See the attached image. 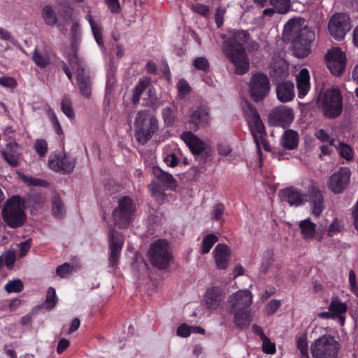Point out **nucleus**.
Here are the masks:
<instances>
[{
	"label": "nucleus",
	"mask_w": 358,
	"mask_h": 358,
	"mask_svg": "<svg viewBox=\"0 0 358 358\" xmlns=\"http://www.w3.org/2000/svg\"><path fill=\"white\" fill-rule=\"evenodd\" d=\"M152 173L157 180V182L166 189H173L176 187V180L173 176L169 173L164 171L159 166L152 168Z\"/></svg>",
	"instance_id": "29"
},
{
	"label": "nucleus",
	"mask_w": 358,
	"mask_h": 358,
	"mask_svg": "<svg viewBox=\"0 0 358 358\" xmlns=\"http://www.w3.org/2000/svg\"><path fill=\"white\" fill-rule=\"evenodd\" d=\"M317 104L325 117L332 119L338 117L343 110V97L340 90L331 87L322 91L317 98Z\"/></svg>",
	"instance_id": "4"
},
{
	"label": "nucleus",
	"mask_w": 358,
	"mask_h": 358,
	"mask_svg": "<svg viewBox=\"0 0 358 358\" xmlns=\"http://www.w3.org/2000/svg\"><path fill=\"white\" fill-rule=\"evenodd\" d=\"M190 120L197 128L206 127L210 121L209 109L203 106L199 107L192 113Z\"/></svg>",
	"instance_id": "27"
},
{
	"label": "nucleus",
	"mask_w": 358,
	"mask_h": 358,
	"mask_svg": "<svg viewBox=\"0 0 358 358\" xmlns=\"http://www.w3.org/2000/svg\"><path fill=\"white\" fill-rule=\"evenodd\" d=\"M23 283L20 279H14L8 281L4 286L5 290L10 293H19L23 289Z\"/></svg>",
	"instance_id": "41"
},
{
	"label": "nucleus",
	"mask_w": 358,
	"mask_h": 358,
	"mask_svg": "<svg viewBox=\"0 0 358 358\" xmlns=\"http://www.w3.org/2000/svg\"><path fill=\"white\" fill-rule=\"evenodd\" d=\"M0 85L13 90L17 86V83L16 80L12 77L3 76L0 78Z\"/></svg>",
	"instance_id": "51"
},
{
	"label": "nucleus",
	"mask_w": 358,
	"mask_h": 358,
	"mask_svg": "<svg viewBox=\"0 0 358 358\" xmlns=\"http://www.w3.org/2000/svg\"><path fill=\"white\" fill-rule=\"evenodd\" d=\"M32 59L36 66L45 68L50 63L51 51L49 50H38L36 48L33 52Z\"/></svg>",
	"instance_id": "31"
},
{
	"label": "nucleus",
	"mask_w": 358,
	"mask_h": 358,
	"mask_svg": "<svg viewBox=\"0 0 358 358\" xmlns=\"http://www.w3.org/2000/svg\"><path fill=\"white\" fill-rule=\"evenodd\" d=\"M176 333L178 336L187 337L191 334V327L185 323H182L177 329Z\"/></svg>",
	"instance_id": "60"
},
{
	"label": "nucleus",
	"mask_w": 358,
	"mask_h": 358,
	"mask_svg": "<svg viewBox=\"0 0 358 358\" xmlns=\"http://www.w3.org/2000/svg\"><path fill=\"white\" fill-rule=\"evenodd\" d=\"M149 85L147 80H139L134 89L132 102L136 104L138 103L141 96Z\"/></svg>",
	"instance_id": "39"
},
{
	"label": "nucleus",
	"mask_w": 358,
	"mask_h": 358,
	"mask_svg": "<svg viewBox=\"0 0 358 358\" xmlns=\"http://www.w3.org/2000/svg\"><path fill=\"white\" fill-rule=\"evenodd\" d=\"M0 38L5 41H9L13 44H15L16 40L12 36L11 34L6 29L0 27Z\"/></svg>",
	"instance_id": "64"
},
{
	"label": "nucleus",
	"mask_w": 358,
	"mask_h": 358,
	"mask_svg": "<svg viewBox=\"0 0 358 358\" xmlns=\"http://www.w3.org/2000/svg\"><path fill=\"white\" fill-rule=\"evenodd\" d=\"M34 149L40 157H44L47 154L48 150L47 141L43 138L36 139L34 143Z\"/></svg>",
	"instance_id": "45"
},
{
	"label": "nucleus",
	"mask_w": 358,
	"mask_h": 358,
	"mask_svg": "<svg viewBox=\"0 0 358 358\" xmlns=\"http://www.w3.org/2000/svg\"><path fill=\"white\" fill-rule=\"evenodd\" d=\"M178 96L184 99L191 91V87L187 82L183 79L178 81L177 84Z\"/></svg>",
	"instance_id": "47"
},
{
	"label": "nucleus",
	"mask_w": 358,
	"mask_h": 358,
	"mask_svg": "<svg viewBox=\"0 0 358 358\" xmlns=\"http://www.w3.org/2000/svg\"><path fill=\"white\" fill-rule=\"evenodd\" d=\"M262 340V350L266 354L273 355L275 352V344L270 341V339L266 336Z\"/></svg>",
	"instance_id": "50"
},
{
	"label": "nucleus",
	"mask_w": 358,
	"mask_h": 358,
	"mask_svg": "<svg viewBox=\"0 0 358 358\" xmlns=\"http://www.w3.org/2000/svg\"><path fill=\"white\" fill-rule=\"evenodd\" d=\"M180 138L193 154L199 155L204 150L203 142L191 131L182 132Z\"/></svg>",
	"instance_id": "25"
},
{
	"label": "nucleus",
	"mask_w": 358,
	"mask_h": 358,
	"mask_svg": "<svg viewBox=\"0 0 358 358\" xmlns=\"http://www.w3.org/2000/svg\"><path fill=\"white\" fill-rule=\"evenodd\" d=\"M270 84L268 77L261 73L254 74L250 83V94L255 102L262 100L269 92Z\"/></svg>",
	"instance_id": "10"
},
{
	"label": "nucleus",
	"mask_w": 358,
	"mask_h": 358,
	"mask_svg": "<svg viewBox=\"0 0 358 358\" xmlns=\"http://www.w3.org/2000/svg\"><path fill=\"white\" fill-rule=\"evenodd\" d=\"M328 309L332 311L334 317L338 319L339 324L343 326L345 323V314L348 310L347 303L335 296L331 299Z\"/></svg>",
	"instance_id": "26"
},
{
	"label": "nucleus",
	"mask_w": 358,
	"mask_h": 358,
	"mask_svg": "<svg viewBox=\"0 0 358 358\" xmlns=\"http://www.w3.org/2000/svg\"><path fill=\"white\" fill-rule=\"evenodd\" d=\"M252 303V293L248 289L236 292L229 296V305L231 312H239L249 308Z\"/></svg>",
	"instance_id": "14"
},
{
	"label": "nucleus",
	"mask_w": 358,
	"mask_h": 358,
	"mask_svg": "<svg viewBox=\"0 0 358 358\" xmlns=\"http://www.w3.org/2000/svg\"><path fill=\"white\" fill-rule=\"evenodd\" d=\"M1 155L5 161L11 166L16 167L19 165L20 152L16 143H8L6 149L1 151Z\"/></svg>",
	"instance_id": "23"
},
{
	"label": "nucleus",
	"mask_w": 358,
	"mask_h": 358,
	"mask_svg": "<svg viewBox=\"0 0 358 358\" xmlns=\"http://www.w3.org/2000/svg\"><path fill=\"white\" fill-rule=\"evenodd\" d=\"M52 212L56 218H62L66 213L65 206L57 194L52 198Z\"/></svg>",
	"instance_id": "37"
},
{
	"label": "nucleus",
	"mask_w": 358,
	"mask_h": 358,
	"mask_svg": "<svg viewBox=\"0 0 358 358\" xmlns=\"http://www.w3.org/2000/svg\"><path fill=\"white\" fill-rule=\"evenodd\" d=\"M218 241V237L214 234H209L204 236L201 242V250L202 255L208 253L213 245Z\"/></svg>",
	"instance_id": "38"
},
{
	"label": "nucleus",
	"mask_w": 358,
	"mask_h": 358,
	"mask_svg": "<svg viewBox=\"0 0 358 358\" xmlns=\"http://www.w3.org/2000/svg\"><path fill=\"white\" fill-rule=\"evenodd\" d=\"M349 287L351 292L357 296L358 294V286L357 285L356 274L352 270H350L349 272Z\"/></svg>",
	"instance_id": "57"
},
{
	"label": "nucleus",
	"mask_w": 358,
	"mask_h": 358,
	"mask_svg": "<svg viewBox=\"0 0 358 358\" xmlns=\"http://www.w3.org/2000/svg\"><path fill=\"white\" fill-rule=\"evenodd\" d=\"M110 256L109 264L110 266H116L118 264L120 252L124 245L123 237L113 228L109 231Z\"/></svg>",
	"instance_id": "17"
},
{
	"label": "nucleus",
	"mask_w": 358,
	"mask_h": 358,
	"mask_svg": "<svg viewBox=\"0 0 358 358\" xmlns=\"http://www.w3.org/2000/svg\"><path fill=\"white\" fill-rule=\"evenodd\" d=\"M47 113L50 117L51 123L53 125L55 132L57 134H61L62 133V129L55 112L51 108H49L47 110Z\"/></svg>",
	"instance_id": "53"
},
{
	"label": "nucleus",
	"mask_w": 358,
	"mask_h": 358,
	"mask_svg": "<svg viewBox=\"0 0 358 358\" xmlns=\"http://www.w3.org/2000/svg\"><path fill=\"white\" fill-rule=\"evenodd\" d=\"M294 120L293 111L285 106L273 109L268 115V122L274 126L286 127Z\"/></svg>",
	"instance_id": "15"
},
{
	"label": "nucleus",
	"mask_w": 358,
	"mask_h": 358,
	"mask_svg": "<svg viewBox=\"0 0 358 358\" xmlns=\"http://www.w3.org/2000/svg\"><path fill=\"white\" fill-rule=\"evenodd\" d=\"M271 4L278 13H286L289 8V0H270Z\"/></svg>",
	"instance_id": "44"
},
{
	"label": "nucleus",
	"mask_w": 358,
	"mask_h": 358,
	"mask_svg": "<svg viewBox=\"0 0 358 358\" xmlns=\"http://www.w3.org/2000/svg\"><path fill=\"white\" fill-rule=\"evenodd\" d=\"M159 129L157 118L147 110L138 111L134 121V134L137 141L144 145Z\"/></svg>",
	"instance_id": "3"
},
{
	"label": "nucleus",
	"mask_w": 358,
	"mask_h": 358,
	"mask_svg": "<svg viewBox=\"0 0 358 358\" xmlns=\"http://www.w3.org/2000/svg\"><path fill=\"white\" fill-rule=\"evenodd\" d=\"M85 18L90 24L96 42L101 49H103L104 45L102 38L101 28L96 23V22L93 19L92 15L90 13H88L86 15Z\"/></svg>",
	"instance_id": "36"
},
{
	"label": "nucleus",
	"mask_w": 358,
	"mask_h": 358,
	"mask_svg": "<svg viewBox=\"0 0 358 358\" xmlns=\"http://www.w3.org/2000/svg\"><path fill=\"white\" fill-rule=\"evenodd\" d=\"M224 206L222 203L216 204L211 212V217L213 220H220L223 215Z\"/></svg>",
	"instance_id": "56"
},
{
	"label": "nucleus",
	"mask_w": 358,
	"mask_h": 358,
	"mask_svg": "<svg viewBox=\"0 0 358 358\" xmlns=\"http://www.w3.org/2000/svg\"><path fill=\"white\" fill-rule=\"evenodd\" d=\"M71 272V266L64 263L57 268L56 273L61 278H65Z\"/></svg>",
	"instance_id": "61"
},
{
	"label": "nucleus",
	"mask_w": 358,
	"mask_h": 358,
	"mask_svg": "<svg viewBox=\"0 0 358 358\" xmlns=\"http://www.w3.org/2000/svg\"><path fill=\"white\" fill-rule=\"evenodd\" d=\"M338 150L339 154L346 160L350 161L353 158V150L348 145L340 143Z\"/></svg>",
	"instance_id": "48"
},
{
	"label": "nucleus",
	"mask_w": 358,
	"mask_h": 358,
	"mask_svg": "<svg viewBox=\"0 0 358 358\" xmlns=\"http://www.w3.org/2000/svg\"><path fill=\"white\" fill-rule=\"evenodd\" d=\"M75 165V159L67 155L62 157L60 155H55L53 157H50L48 160V166L51 170L62 173L72 172Z\"/></svg>",
	"instance_id": "16"
},
{
	"label": "nucleus",
	"mask_w": 358,
	"mask_h": 358,
	"mask_svg": "<svg viewBox=\"0 0 358 358\" xmlns=\"http://www.w3.org/2000/svg\"><path fill=\"white\" fill-rule=\"evenodd\" d=\"M299 227L303 238L306 241H312L316 232V224L310 221V218L301 220L299 222Z\"/></svg>",
	"instance_id": "32"
},
{
	"label": "nucleus",
	"mask_w": 358,
	"mask_h": 358,
	"mask_svg": "<svg viewBox=\"0 0 358 358\" xmlns=\"http://www.w3.org/2000/svg\"><path fill=\"white\" fill-rule=\"evenodd\" d=\"M351 171L348 167H341L329 178L328 188L335 194L342 193L349 185Z\"/></svg>",
	"instance_id": "13"
},
{
	"label": "nucleus",
	"mask_w": 358,
	"mask_h": 358,
	"mask_svg": "<svg viewBox=\"0 0 358 358\" xmlns=\"http://www.w3.org/2000/svg\"><path fill=\"white\" fill-rule=\"evenodd\" d=\"M135 205L129 196H123L119 200L118 206L113 210L114 223L120 228H127L133 222Z\"/></svg>",
	"instance_id": "9"
},
{
	"label": "nucleus",
	"mask_w": 358,
	"mask_h": 358,
	"mask_svg": "<svg viewBox=\"0 0 358 358\" xmlns=\"http://www.w3.org/2000/svg\"><path fill=\"white\" fill-rule=\"evenodd\" d=\"M276 94L278 99L282 103L292 101L294 97V86L293 83L285 81L278 83Z\"/></svg>",
	"instance_id": "24"
},
{
	"label": "nucleus",
	"mask_w": 358,
	"mask_h": 358,
	"mask_svg": "<svg viewBox=\"0 0 358 358\" xmlns=\"http://www.w3.org/2000/svg\"><path fill=\"white\" fill-rule=\"evenodd\" d=\"M42 17L48 26L53 27L56 24H57L58 27L61 26L60 24H57V15L53 8L50 5L43 7L42 10Z\"/></svg>",
	"instance_id": "35"
},
{
	"label": "nucleus",
	"mask_w": 358,
	"mask_h": 358,
	"mask_svg": "<svg viewBox=\"0 0 358 358\" xmlns=\"http://www.w3.org/2000/svg\"><path fill=\"white\" fill-rule=\"evenodd\" d=\"M61 110L65 115L71 119L74 117V112L72 108L71 101L67 96H64L61 101Z\"/></svg>",
	"instance_id": "43"
},
{
	"label": "nucleus",
	"mask_w": 358,
	"mask_h": 358,
	"mask_svg": "<svg viewBox=\"0 0 358 358\" xmlns=\"http://www.w3.org/2000/svg\"><path fill=\"white\" fill-rule=\"evenodd\" d=\"M192 10L202 16H206L209 13V7L207 5L196 3L192 6Z\"/></svg>",
	"instance_id": "58"
},
{
	"label": "nucleus",
	"mask_w": 358,
	"mask_h": 358,
	"mask_svg": "<svg viewBox=\"0 0 358 358\" xmlns=\"http://www.w3.org/2000/svg\"><path fill=\"white\" fill-rule=\"evenodd\" d=\"M109 10L114 13H118L121 10L119 0H105Z\"/></svg>",
	"instance_id": "62"
},
{
	"label": "nucleus",
	"mask_w": 358,
	"mask_h": 358,
	"mask_svg": "<svg viewBox=\"0 0 358 358\" xmlns=\"http://www.w3.org/2000/svg\"><path fill=\"white\" fill-rule=\"evenodd\" d=\"M2 217L5 223L11 228H17L24 224L26 216L19 196H13L6 201Z\"/></svg>",
	"instance_id": "5"
},
{
	"label": "nucleus",
	"mask_w": 358,
	"mask_h": 358,
	"mask_svg": "<svg viewBox=\"0 0 358 358\" xmlns=\"http://www.w3.org/2000/svg\"><path fill=\"white\" fill-rule=\"evenodd\" d=\"M280 195L282 200L290 206H299L308 201V192L304 193L294 186L282 189Z\"/></svg>",
	"instance_id": "18"
},
{
	"label": "nucleus",
	"mask_w": 358,
	"mask_h": 358,
	"mask_svg": "<svg viewBox=\"0 0 358 358\" xmlns=\"http://www.w3.org/2000/svg\"><path fill=\"white\" fill-rule=\"evenodd\" d=\"M178 110L175 106L164 107L162 110V117L166 127H171L177 119Z\"/></svg>",
	"instance_id": "34"
},
{
	"label": "nucleus",
	"mask_w": 358,
	"mask_h": 358,
	"mask_svg": "<svg viewBox=\"0 0 358 358\" xmlns=\"http://www.w3.org/2000/svg\"><path fill=\"white\" fill-rule=\"evenodd\" d=\"M285 31L292 40L294 55L299 58L306 57L310 52V45L315 40V33L306 26L301 27L295 20H289Z\"/></svg>",
	"instance_id": "2"
},
{
	"label": "nucleus",
	"mask_w": 358,
	"mask_h": 358,
	"mask_svg": "<svg viewBox=\"0 0 358 358\" xmlns=\"http://www.w3.org/2000/svg\"><path fill=\"white\" fill-rule=\"evenodd\" d=\"M216 267L218 269H226L229 265L231 251L225 244H217L213 251Z\"/></svg>",
	"instance_id": "21"
},
{
	"label": "nucleus",
	"mask_w": 358,
	"mask_h": 358,
	"mask_svg": "<svg viewBox=\"0 0 358 358\" xmlns=\"http://www.w3.org/2000/svg\"><path fill=\"white\" fill-rule=\"evenodd\" d=\"M288 75V68L285 64L280 66H275L273 69L272 73L271 74L273 80L276 83L285 79Z\"/></svg>",
	"instance_id": "40"
},
{
	"label": "nucleus",
	"mask_w": 358,
	"mask_h": 358,
	"mask_svg": "<svg viewBox=\"0 0 358 358\" xmlns=\"http://www.w3.org/2000/svg\"><path fill=\"white\" fill-rule=\"evenodd\" d=\"M67 59L71 67L77 74V85L80 94L83 97L89 99L92 94V83L89 73L85 71L83 62L78 58L74 49L72 52L68 54Z\"/></svg>",
	"instance_id": "6"
},
{
	"label": "nucleus",
	"mask_w": 358,
	"mask_h": 358,
	"mask_svg": "<svg viewBox=\"0 0 358 358\" xmlns=\"http://www.w3.org/2000/svg\"><path fill=\"white\" fill-rule=\"evenodd\" d=\"M250 39L248 31L236 30L223 43V52L234 64L236 73L239 75L245 73L249 69V59L243 45L248 43Z\"/></svg>",
	"instance_id": "1"
},
{
	"label": "nucleus",
	"mask_w": 358,
	"mask_h": 358,
	"mask_svg": "<svg viewBox=\"0 0 358 358\" xmlns=\"http://www.w3.org/2000/svg\"><path fill=\"white\" fill-rule=\"evenodd\" d=\"M234 313V322L238 328L248 327L252 318L250 310H243L239 312H233Z\"/></svg>",
	"instance_id": "33"
},
{
	"label": "nucleus",
	"mask_w": 358,
	"mask_h": 358,
	"mask_svg": "<svg viewBox=\"0 0 358 358\" xmlns=\"http://www.w3.org/2000/svg\"><path fill=\"white\" fill-rule=\"evenodd\" d=\"M148 256L152 266L159 269L166 268L172 258L168 242L159 239L152 243L148 250Z\"/></svg>",
	"instance_id": "8"
},
{
	"label": "nucleus",
	"mask_w": 358,
	"mask_h": 358,
	"mask_svg": "<svg viewBox=\"0 0 358 358\" xmlns=\"http://www.w3.org/2000/svg\"><path fill=\"white\" fill-rule=\"evenodd\" d=\"M315 136L323 143H329L330 145H334V139L322 129H318L315 133Z\"/></svg>",
	"instance_id": "54"
},
{
	"label": "nucleus",
	"mask_w": 358,
	"mask_h": 358,
	"mask_svg": "<svg viewBox=\"0 0 358 358\" xmlns=\"http://www.w3.org/2000/svg\"><path fill=\"white\" fill-rule=\"evenodd\" d=\"M164 161L170 167H175L179 162V160L175 154L167 155L164 157Z\"/></svg>",
	"instance_id": "63"
},
{
	"label": "nucleus",
	"mask_w": 358,
	"mask_h": 358,
	"mask_svg": "<svg viewBox=\"0 0 358 358\" xmlns=\"http://www.w3.org/2000/svg\"><path fill=\"white\" fill-rule=\"evenodd\" d=\"M311 203L312 206V214L318 217L323 211L324 199L323 196L314 181H310L308 185V199Z\"/></svg>",
	"instance_id": "19"
},
{
	"label": "nucleus",
	"mask_w": 358,
	"mask_h": 358,
	"mask_svg": "<svg viewBox=\"0 0 358 358\" xmlns=\"http://www.w3.org/2000/svg\"><path fill=\"white\" fill-rule=\"evenodd\" d=\"M194 66L203 71H207L209 69V62L208 59L203 57H199L196 58L193 62Z\"/></svg>",
	"instance_id": "55"
},
{
	"label": "nucleus",
	"mask_w": 358,
	"mask_h": 358,
	"mask_svg": "<svg viewBox=\"0 0 358 358\" xmlns=\"http://www.w3.org/2000/svg\"><path fill=\"white\" fill-rule=\"evenodd\" d=\"M225 12L226 10L224 6H220L217 7L215 16V22L217 27H220L222 25L224 21V15Z\"/></svg>",
	"instance_id": "59"
},
{
	"label": "nucleus",
	"mask_w": 358,
	"mask_h": 358,
	"mask_svg": "<svg viewBox=\"0 0 358 358\" xmlns=\"http://www.w3.org/2000/svg\"><path fill=\"white\" fill-rule=\"evenodd\" d=\"M249 110L250 111V116L248 124L254 141L259 142L262 141V136H266L265 127L257 110L250 106H249Z\"/></svg>",
	"instance_id": "20"
},
{
	"label": "nucleus",
	"mask_w": 358,
	"mask_h": 358,
	"mask_svg": "<svg viewBox=\"0 0 358 358\" xmlns=\"http://www.w3.org/2000/svg\"><path fill=\"white\" fill-rule=\"evenodd\" d=\"M339 348V343L333 336L324 335L311 343L310 350L313 358H336Z\"/></svg>",
	"instance_id": "7"
},
{
	"label": "nucleus",
	"mask_w": 358,
	"mask_h": 358,
	"mask_svg": "<svg viewBox=\"0 0 358 358\" xmlns=\"http://www.w3.org/2000/svg\"><path fill=\"white\" fill-rule=\"evenodd\" d=\"M344 229V224L342 221L335 219L329 225L327 230L328 236L332 237Z\"/></svg>",
	"instance_id": "46"
},
{
	"label": "nucleus",
	"mask_w": 358,
	"mask_h": 358,
	"mask_svg": "<svg viewBox=\"0 0 358 358\" xmlns=\"http://www.w3.org/2000/svg\"><path fill=\"white\" fill-rule=\"evenodd\" d=\"M328 29L335 39H343L350 29L349 16L345 13L334 14L329 22Z\"/></svg>",
	"instance_id": "11"
},
{
	"label": "nucleus",
	"mask_w": 358,
	"mask_h": 358,
	"mask_svg": "<svg viewBox=\"0 0 358 358\" xmlns=\"http://www.w3.org/2000/svg\"><path fill=\"white\" fill-rule=\"evenodd\" d=\"M297 348L304 358H310L308 355V342L304 336H301L297 341Z\"/></svg>",
	"instance_id": "49"
},
{
	"label": "nucleus",
	"mask_w": 358,
	"mask_h": 358,
	"mask_svg": "<svg viewBox=\"0 0 358 358\" xmlns=\"http://www.w3.org/2000/svg\"><path fill=\"white\" fill-rule=\"evenodd\" d=\"M325 57L327 66L333 75L339 76L343 73L346 65V57L345 52L341 48L337 47L331 48Z\"/></svg>",
	"instance_id": "12"
},
{
	"label": "nucleus",
	"mask_w": 358,
	"mask_h": 358,
	"mask_svg": "<svg viewBox=\"0 0 358 358\" xmlns=\"http://www.w3.org/2000/svg\"><path fill=\"white\" fill-rule=\"evenodd\" d=\"M224 299L222 291L217 287L207 289L204 296V302L208 309L216 310Z\"/></svg>",
	"instance_id": "22"
},
{
	"label": "nucleus",
	"mask_w": 358,
	"mask_h": 358,
	"mask_svg": "<svg viewBox=\"0 0 358 358\" xmlns=\"http://www.w3.org/2000/svg\"><path fill=\"white\" fill-rule=\"evenodd\" d=\"M299 137L296 131L288 129L284 131L280 141V145L286 150H294L299 145Z\"/></svg>",
	"instance_id": "30"
},
{
	"label": "nucleus",
	"mask_w": 358,
	"mask_h": 358,
	"mask_svg": "<svg viewBox=\"0 0 358 358\" xmlns=\"http://www.w3.org/2000/svg\"><path fill=\"white\" fill-rule=\"evenodd\" d=\"M57 301L58 298L57 296L55 289L53 287H50L47 291L44 306L48 309H52L57 304Z\"/></svg>",
	"instance_id": "42"
},
{
	"label": "nucleus",
	"mask_w": 358,
	"mask_h": 358,
	"mask_svg": "<svg viewBox=\"0 0 358 358\" xmlns=\"http://www.w3.org/2000/svg\"><path fill=\"white\" fill-rule=\"evenodd\" d=\"M298 97L303 99L310 90V75L307 69H302L296 76Z\"/></svg>",
	"instance_id": "28"
},
{
	"label": "nucleus",
	"mask_w": 358,
	"mask_h": 358,
	"mask_svg": "<svg viewBox=\"0 0 358 358\" xmlns=\"http://www.w3.org/2000/svg\"><path fill=\"white\" fill-rule=\"evenodd\" d=\"M280 301L273 299L270 301L268 303H266V305L265 306V313L268 315H271L277 311V310L280 307Z\"/></svg>",
	"instance_id": "52"
}]
</instances>
